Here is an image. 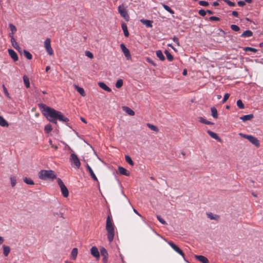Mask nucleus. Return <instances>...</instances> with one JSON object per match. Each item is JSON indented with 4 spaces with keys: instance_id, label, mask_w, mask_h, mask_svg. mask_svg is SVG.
Wrapping results in <instances>:
<instances>
[{
    "instance_id": "f257e3e1",
    "label": "nucleus",
    "mask_w": 263,
    "mask_h": 263,
    "mask_svg": "<svg viewBox=\"0 0 263 263\" xmlns=\"http://www.w3.org/2000/svg\"><path fill=\"white\" fill-rule=\"evenodd\" d=\"M39 106L43 114L48 120L55 124L57 123V120L63 122L69 121V119L59 111L47 106L44 104H39Z\"/></svg>"
},
{
    "instance_id": "f03ea898",
    "label": "nucleus",
    "mask_w": 263,
    "mask_h": 263,
    "mask_svg": "<svg viewBox=\"0 0 263 263\" xmlns=\"http://www.w3.org/2000/svg\"><path fill=\"white\" fill-rule=\"evenodd\" d=\"M106 229L107 232V239L109 242H111L115 236V226L109 215L107 216L106 219Z\"/></svg>"
},
{
    "instance_id": "7ed1b4c3",
    "label": "nucleus",
    "mask_w": 263,
    "mask_h": 263,
    "mask_svg": "<svg viewBox=\"0 0 263 263\" xmlns=\"http://www.w3.org/2000/svg\"><path fill=\"white\" fill-rule=\"evenodd\" d=\"M39 177L40 179L44 180H53L56 178V174L52 170H41L39 173Z\"/></svg>"
},
{
    "instance_id": "20e7f679",
    "label": "nucleus",
    "mask_w": 263,
    "mask_h": 263,
    "mask_svg": "<svg viewBox=\"0 0 263 263\" xmlns=\"http://www.w3.org/2000/svg\"><path fill=\"white\" fill-rule=\"evenodd\" d=\"M239 135L245 139L248 140L252 144L257 147L260 146V143L258 139L252 135H246L242 133H239Z\"/></svg>"
},
{
    "instance_id": "39448f33",
    "label": "nucleus",
    "mask_w": 263,
    "mask_h": 263,
    "mask_svg": "<svg viewBox=\"0 0 263 263\" xmlns=\"http://www.w3.org/2000/svg\"><path fill=\"white\" fill-rule=\"evenodd\" d=\"M71 165L76 169H79L81 165V162L78 156L74 153L71 154L69 158Z\"/></svg>"
},
{
    "instance_id": "423d86ee",
    "label": "nucleus",
    "mask_w": 263,
    "mask_h": 263,
    "mask_svg": "<svg viewBox=\"0 0 263 263\" xmlns=\"http://www.w3.org/2000/svg\"><path fill=\"white\" fill-rule=\"evenodd\" d=\"M57 182L60 187L62 195L64 197H67L69 195V191L67 187L65 185L63 182L60 178H58Z\"/></svg>"
},
{
    "instance_id": "0eeeda50",
    "label": "nucleus",
    "mask_w": 263,
    "mask_h": 263,
    "mask_svg": "<svg viewBox=\"0 0 263 263\" xmlns=\"http://www.w3.org/2000/svg\"><path fill=\"white\" fill-rule=\"evenodd\" d=\"M118 10L120 15L123 17L126 21H129V16L127 13L126 9L124 7L123 4L118 6Z\"/></svg>"
},
{
    "instance_id": "6e6552de",
    "label": "nucleus",
    "mask_w": 263,
    "mask_h": 263,
    "mask_svg": "<svg viewBox=\"0 0 263 263\" xmlns=\"http://www.w3.org/2000/svg\"><path fill=\"white\" fill-rule=\"evenodd\" d=\"M45 48L48 54L51 55L53 54V51L51 48L50 39H47L44 42Z\"/></svg>"
},
{
    "instance_id": "1a4fd4ad",
    "label": "nucleus",
    "mask_w": 263,
    "mask_h": 263,
    "mask_svg": "<svg viewBox=\"0 0 263 263\" xmlns=\"http://www.w3.org/2000/svg\"><path fill=\"white\" fill-rule=\"evenodd\" d=\"M167 243L171 247V248L179 254L184 257V254L182 250H181L177 245L172 241H167Z\"/></svg>"
},
{
    "instance_id": "9d476101",
    "label": "nucleus",
    "mask_w": 263,
    "mask_h": 263,
    "mask_svg": "<svg viewBox=\"0 0 263 263\" xmlns=\"http://www.w3.org/2000/svg\"><path fill=\"white\" fill-rule=\"evenodd\" d=\"M121 49H122V52H123L125 57L127 58V59L129 60L131 59V55L129 52V50L126 47L124 44H121L120 45Z\"/></svg>"
},
{
    "instance_id": "9b49d317",
    "label": "nucleus",
    "mask_w": 263,
    "mask_h": 263,
    "mask_svg": "<svg viewBox=\"0 0 263 263\" xmlns=\"http://www.w3.org/2000/svg\"><path fill=\"white\" fill-rule=\"evenodd\" d=\"M11 43L12 44V46L16 49L20 53H22V48L19 46L17 43L16 42L14 36H12V40H11Z\"/></svg>"
},
{
    "instance_id": "f8f14e48",
    "label": "nucleus",
    "mask_w": 263,
    "mask_h": 263,
    "mask_svg": "<svg viewBox=\"0 0 263 263\" xmlns=\"http://www.w3.org/2000/svg\"><path fill=\"white\" fill-rule=\"evenodd\" d=\"M86 168L87 170L88 171L91 177L96 181H98V180L97 179V177H96V175L95 174L93 170L91 168V167L89 165V164H86Z\"/></svg>"
},
{
    "instance_id": "ddd939ff",
    "label": "nucleus",
    "mask_w": 263,
    "mask_h": 263,
    "mask_svg": "<svg viewBox=\"0 0 263 263\" xmlns=\"http://www.w3.org/2000/svg\"><path fill=\"white\" fill-rule=\"evenodd\" d=\"M8 52L11 58L14 61H17L18 60V57L17 53L13 49H9Z\"/></svg>"
},
{
    "instance_id": "4468645a",
    "label": "nucleus",
    "mask_w": 263,
    "mask_h": 263,
    "mask_svg": "<svg viewBox=\"0 0 263 263\" xmlns=\"http://www.w3.org/2000/svg\"><path fill=\"white\" fill-rule=\"evenodd\" d=\"M195 258L201 263H209L208 259L202 255H195Z\"/></svg>"
},
{
    "instance_id": "2eb2a0df",
    "label": "nucleus",
    "mask_w": 263,
    "mask_h": 263,
    "mask_svg": "<svg viewBox=\"0 0 263 263\" xmlns=\"http://www.w3.org/2000/svg\"><path fill=\"white\" fill-rule=\"evenodd\" d=\"M90 252L93 256L96 258H98L100 256V253L96 247H92L90 249Z\"/></svg>"
},
{
    "instance_id": "dca6fc26",
    "label": "nucleus",
    "mask_w": 263,
    "mask_h": 263,
    "mask_svg": "<svg viewBox=\"0 0 263 263\" xmlns=\"http://www.w3.org/2000/svg\"><path fill=\"white\" fill-rule=\"evenodd\" d=\"M100 253L101 255L103 257V261L105 262L107 261L108 253L107 250L103 247L101 248L100 249Z\"/></svg>"
},
{
    "instance_id": "f3484780",
    "label": "nucleus",
    "mask_w": 263,
    "mask_h": 263,
    "mask_svg": "<svg viewBox=\"0 0 263 263\" xmlns=\"http://www.w3.org/2000/svg\"><path fill=\"white\" fill-rule=\"evenodd\" d=\"M98 85L102 89H103L107 92L111 91V89L109 87H108L104 82H99Z\"/></svg>"
},
{
    "instance_id": "a211bd4d",
    "label": "nucleus",
    "mask_w": 263,
    "mask_h": 263,
    "mask_svg": "<svg viewBox=\"0 0 263 263\" xmlns=\"http://www.w3.org/2000/svg\"><path fill=\"white\" fill-rule=\"evenodd\" d=\"M123 110L128 115L133 116L135 115V112L131 108L127 106H123Z\"/></svg>"
},
{
    "instance_id": "6ab92c4d",
    "label": "nucleus",
    "mask_w": 263,
    "mask_h": 263,
    "mask_svg": "<svg viewBox=\"0 0 263 263\" xmlns=\"http://www.w3.org/2000/svg\"><path fill=\"white\" fill-rule=\"evenodd\" d=\"M253 117L254 116L253 114H249L240 117V119L242 120L243 122H246L247 121L251 120L253 118Z\"/></svg>"
},
{
    "instance_id": "aec40b11",
    "label": "nucleus",
    "mask_w": 263,
    "mask_h": 263,
    "mask_svg": "<svg viewBox=\"0 0 263 263\" xmlns=\"http://www.w3.org/2000/svg\"><path fill=\"white\" fill-rule=\"evenodd\" d=\"M118 170L119 173L121 175H125L126 176H128L129 175V172H128L125 168L122 166H119Z\"/></svg>"
},
{
    "instance_id": "412c9836",
    "label": "nucleus",
    "mask_w": 263,
    "mask_h": 263,
    "mask_svg": "<svg viewBox=\"0 0 263 263\" xmlns=\"http://www.w3.org/2000/svg\"><path fill=\"white\" fill-rule=\"evenodd\" d=\"M140 22L148 28H151L153 27V22L152 21L142 19L140 20Z\"/></svg>"
},
{
    "instance_id": "4be33fe9",
    "label": "nucleus",
    "mask_w": 263,
    "mask_h": 263,
    "mask_svg": "<svg viewBox=\"0 0 263 263\" xmlns=\"http://www.w3.org/2000/svg\"><path fill=\"white\" fill-rule=\"evenodd\" d=\"M121 27L123 30L124 34L125 36L128 37L129 36V32L128 31L127 27L126 24L125 23H122L121 24Z\"/></svg>"
},
{
    "instance_id": "5701e85b",
    "label": "nucleus",
    "mask_w": 263,
    "mask_h": 263,
    "mask_svg": "<svg viewBox=\"0 0 263 263\" xmlns=\"http://www.w3.org/2000/svg\"><path fill=\"white\" fill-rule=\"evenodd\" d=\"M207 133H208V134L212 137L213 138V139L216 140H218L219 141H220V138L219 137V136L217 135V134L213 132H212L210 130H208L207 131Z\"/></svg>"
},
{
    "instance_id": "b1692460",
    "label": "nucleus",
    "mask_w": 263,
    "mask_h": 263,
    "mask_svg": "<svg viewBox=\"0 0 263 263\" xmlns=\"http://www.w3.org/2000/svg\"><path fill=\"white\" fill-rule=\"evenodd\" d=\"M253 35V32L249 30H246L241 35V37H249Z\"/></svg>"
},
{
    "instance_id": "393cba45",
    "label": "nucleus",
    "mask_w": 263,
    "mask_h": 263,
    "mask_svg": "<svg viewBox=\"0 0 263 263\" xmlns=\"http://www.w3.org/2000/svg\"><path fill=\"white\" fill-rule=\"evenodd\" d=\"M3 254L5 256H7L10 252V247L6 245L3 246Z\"/></svg>"
},
{
    "instance_id": "a878e982",
    "label": "nucleus",
    "mask_w": 263,
    "mask_h": 263,
    "mask_svg": "<svg viewBox=\"0 0 263 263\" xmlns=\"http://www.w3.org/2000/svg\"><path fill=\"white\" fill-rule=\"evenodd\" d=\"M0 126L2 127H8L9 126L8 122L1 116H0Z\"/></svg>"
},
{
    "instance_id": "bb28decb",
    "label": "nucleus",
    "mask_w": 263,
    "mask_h": 263,
    "mask_svg": "<svg viewBox=\"0 0 263 263\" xmlns=\"http://www.w3.org/2000/svg\"><path fill=\"white\" fill-rule=\"evenodd\" d=\"M78 255V249L76 248H74L72 249L71 254H70V257L72 259H75L77 256Z\"/></svg>"
},
{
    "instance_id": "cd10ccee",
    "label": "nucleus",
    "mask_w": 263,
    "mask_h": 263,
    "mask_svg": "<svg viewBox=\"0 0 263 263\" xmlns=\"http://www.w3.org/2000/svg\"><path fill=\"white\" fill-rule=\"evenodd\" d=\"M156 55L161 61L165 60V57L163 54L162 52L160 50L156 51Z\"/></svg>"
},
{
    "instance_id": "c85d7f7f",
    "label": "nucleus",
    "mask_w": 263,
    "mask_h": 263,
    "mask_svg": "<svg viewBox=\"0 0 263 263\" xmlns=\"http://www.w3.org/2000/svg\"><path fill=\"white\" fill-rule=\"evenodd\" d=\"M23 78L25 86L27 88H29L30 87V82L29 78L26 76H24Z\"/></svg>"
},
{
    "instance_id": "c756f323",
    "label": "nucleus",
    "mask_w": 263,
    "mask_h": 263,
    "mask_svg": "<svg viewBox=\"0 0 263 263\" xmlns=\"http://www.w3.org/2000/svg\"><path fill=\"white\" fill-rule=\"evenodd\" d=\"M211 110L213 117L217 119L218 118V114L216 108L214 107H213L211 108Z\"/></svg>"
},
{
    "instance_id": "7c9ffc66",
    "label": "nucleus",
    "mask_w": 263,
    "mask_h": 263,
    "mask_svg": "<svg viewBox=\"0 0 263 263\" xmlns=\"http://www.w3.org/2000/svg\"><path fill=\"white\" fill-rule=\"evenodd\" d=\"M75 87L78 91V92L82 96H85V93L84 89L82 87H80L77 85L75 86Z\"/></svg>"
},
{
    "instance_id": "2f4dec72",
    "label": "nucleus",
    "mask_w": 263,
    "mask_h": 263,
    "mask_svg": "<svg viewBox=\"0 0 263 263\" xmlns=\"http://www.w3.org/2000/svg\"><path fill=\"white\" fill-rule=\"evenodd\" d=\"M147 126L151 130L155 131L156 132H158L159 129L158 127L150 123H147L146 124Z\"/></svg>"
},
{
    "instance_id": "473e14b6",
    "label": "nucleus",
    "mask_w": 263,
    "mask_h": 263,
    "mask_svg": "<svg viewBox=\"0 0 263 263\" xmlns=\"http://www.w3.org/2000/svg\"><path fill=\"white\" fill-rule=\"evenodd\" d=\"M164 53L165 54L168 61H172L173 60V56L167 50H165Z\"/></svg>"
},
{
    "instance_id": "72a5a7b5",
    "label": "nucleus",
    "mask_w": 263,
    "mask_h": 263,
    "mask_svg": "<svg viewBox=\"0 0 263 263\" xmlns=\"http://www.w3.org/2000/svg\"><path fill=\"white\" fill-rule=\"evenodd\" d=\"M24 56L28 60H31L32 58L31 54L27 50H23Z\"/></svg>"
},
{
    "instance_id": "f704fd0d",
    "label": "nucleus",
    "mask_w": 263,
    "mask_h": 263,
    "mask_svg": "<svg viewBox=\"0 0 263 263\" xmlns=\"http://www.w3.org/2000/svg\"><path fill=\"white\" fill-rule=\"evenodd\" d=\"M125 159L126 161L129 164H130L132 166L134 165V162H133V160H132V159H131L130 156H129L128 155H125Z\"/></svg>"
},
{
    "instance_id": "c9c22d12",
    "label": "nucleus",
    "mask_w": 263,
    "mask_h": 263,
    "mask_svg": "<svg viewBox=\"0 0 263 263\" xmlns=\"http://www.w3.org/2000/svg\"><path fill=\"white\" fill-rule=\"evenodd\" d=\"M45 131L46 133H49L52 129V126L50 124H48L45 126Z\"/></svg>"
},
{
    "instance_id": "e433bc0d",
    "label": "nucleus",
    "mask_w": 263,
    "mask_h": 263,
    "mask_svg": "<svg viewBox=\"0 0 263 263\" xmlns=\"http://www.w3.org/2000/svg\"><path fill=\"white\" fill-rule=\"evenodd\" d=\"M23 180H24V182H25L27 184H29V185L34 184V182L33 181V180H32L31 179H30L29 178L25 177L24 178Z\"/></svg>"
},
{
    "instance_id": "4c0bfd02",
    "label": "nucleus",
    "mask_w": 263,
    "mask_h": 263,
    "mask_svg": "<svg viewBox=\"0 0 263 263\" xmlns=\"http://www.w3.org/2000/svg\"><path fill=\"white\" fill-rule=\"evenodd\" d=\"M162 6L163 8L171 14L174 13V11L168 6L165 4H163Z\"/></svg>"
},
{
    "instance_id": "58836bf2",
    "label": "nucleus",
    "mask_w": 263,
    "mask_h": 263,
    "mask_svg": "<svg viewBox=\"0 0 263 263\" xmlns=\"http://www.w3.org/2000/svg\"><path fill=\"white\" fill-rule=\"evenodd\" d=\"M199 121L201 123H204V124H207V125L213 124V123H212L211 122H210L209 121L206 120V119H204L203 118H202V117L200 118Z\"/></svg>"
},
{
    "instance_id": "ea45409f",
    "label": "nucleus",
    "mask_w": 263,
    "mask_h": 263,
    "mask_svg": "<svg viewBox=\"0 0 263 263\" xmlns=\"http://www.w3.org/2000/svg\"><path fill=\"white\" fill-rule=\"evenodd\" d=\"M9 26L11 30V34H14V33H15L16 32V31H17L16 27L14 25H13L12 24H9Z\"/></svg>"
},
{
    "instance_id": "a19ab883",
    "label": "nucleus",
    "mask_w": 263,
    "mask_h": 263,
    "mask_svg": "<svg viewBox=\"0 0 263 263\" xmlns=\"http://www.w3.org/2000/svg\"><path fill=\"white\" fill-rule=\"evenodd\" d=\"M123 81L122 79H119L116 83V87L118 88L121 87L123 85Z\"/></svg>"
},
{
    "instance_id": "79ce46f5",
    "label": "nucleus",
    "mask_w": 263,
    "mask_h": 263,
    "mask_svg": "<svg viewBox=\"0 0 263 263\" xmlns=\"http://www.w3.org/2000/svg\"><path fill=\"white\" fill-rule=\"evenodd\" d=\"M10 179L11 185L12 187H14L16 183V180L15 178L13 176H11L10 178Z\"/></svg>"
},
{
    "instance_id": "37998d69",
    "label": "nucleus",
    "mask_w": 263,
    "mask_h": 263,
    "mask_svg": "<svg viewBox=\"0 0 263 263\" xmlns=\"http://www.w3.org/2000/svg\"><path fill=\"white\" fill-rule=\"evenodd\" d=\"M237 105L238 107L240 109H243L245 107L244 104H243V103L241 100H237Z\"/></svg>"
},
{
    "instance_id": "c03bdc74",
    "label": "nucleus",
    "mask_w": 263,
    "mask_h": 263,
    "mask_svg": "<svg viewBox=\"0 0 263 263\" xmlns=\"http://www.w3.org/2000/svg\"><path fill=\"white\" fill-rule=\"evenodd\" d=\"M244 50L246 51H250L253 52H256L257 51L256 49L250 47H246L244 48Z\"/></svg>"
},
{
    "instance_id": "a18cd8bd",
    "label": "nucleus",
    "mask_w": 263,
    "mask_h": 263,
    "mask_svg": "<svg viewBox=\"0 0 263 263\" xmlns=\"http://www.w3.org/2000/svg\"><path fill=\"white\" fill-rule=\"evenodd\" d=\"M231 28L234 31H238L240 28L236 25H231Z\"/></svg>"
},
{
    "instance_id": "49530a36",
    "label": "nucleus",
    "mask_w": 263,
    "mask_h": 263,
    "mask_svg": "<svg viewBox=\"0 0 263 263\" xmlns=\"http://www.w3.org/2000/svg\"><path fill=\"white\" fill-rule=\"evenodd\" d=\"M207 215L210 219H216V218L218 217L217 215H214L212 213H208Z\"/></svg>"
},
{
    "instance_id": "de8ad7c7",
    "label": "nucleus",
    "mask_w": 263,
    "mask_h": 263,
    "mask_svg": "<svg viewBox=\"0 0 263 263\" xmlns=\"http://www.w3.org/2000/svg\"><path fill=\"white\" fill-rule=\"evenodd\" d=\"M225 3H226L229 6L231 7H233L235 6V3L234 2H231L230 0H223Z\"/></svg>"
},
{
    "instance_id": "09e8293b",
    "label": "nucleus",
    "mask_w": 263,
    "mask_h": 263,
    "mask_svg": "<svg viewBox=\"0 0 263 263\" xmlns=\"http://www.w3.org/2000/svg\"><path fill=\"white\" fill-rule=\"evenodd\" d=\"M157 218L158 220L161 223H162L163 224H166V221L163 219H162L160 216L157 215Z\"/></svg>"
},
{
    "instance_id": "8fccbe9b",
    "label": "nucleus",
    "mask_w": 263,
    "mask_h": 263,
    "mask_svg": "<svg viewBox=\"0 0 263 263\" xmlns=\"http://www.w3.org/2000/svg\"><path fill=\"white\" fill-rule=\"evenodd\" d=\"M3 90H4V93L5 95L8 98H10V95H9V93L8 92V91L7 90V88H6V87L4 85H3Z\"/></svg>"
},
{
    "instance_id": "3c124183",
    "label": "nucleus",
    "mask_w": 263,
    "mask_h": 263,
    "mask_svg": "<svg viewBox=\"0 0 263 263\" xmlns=\"http://www.w3.org/2000/svg\"><path fill=\"white\" fill-rule=\"evenodd\" d=\"M199 4L200 5H201L202 6H204V7H206L209 5L208 2L206 1H199Z\"/></svg>"
},
{
    "instance_id": "603ef678",
    "label": "nucleus",
    "mask_w": 263,
    "mask_h": 263,
    "mask_svg": "<svg viewBox=\"0 0 263 263\" xmlns=\"http://www.w3.org/2000/svg\"><path fill=\"white\" fill-rule=\"evenodd\" d=\"M146 61L147 62H148L149 63L151 64L153 66H156V63L150 58L147 57L146 59Z\"/></svg>"
},
{
    "instance_id": "864d4df0",
    "label": "nucleus",
    "mask_w": 263,
    "mask_h": 263,
    "mask_svg": "<svg viewBox=\"0 0 263 263\" xmlns=\"http://www.w3.org/2000/svg\"><path fill=\"white\" fill-rule=\"evenodd\" d=\"M198 13L201 16H204L206 15V11H205L203 9H200L199 10Z\"/></svg>"
},
{
    "instance_id": "5fc2aeb1",
    "label": "nucleus",
    "mask_w": 263,
    "mask_h": 263,
    "mask_svg": "<svg viewBox=\"0 0 263 263\" xmlns=\"http://www.w3.org/2000/svg\"><path fill=\"white\" fill-rule=\"evenodd\" d=\"M229 97H230L229 93H225V95H224L223 100H222V103H224L229 99Z\"/></svg>"
},
{
    "instance_id": "6e6d98bb",
    "label": "nucleus",
    "mask_w": 263,
    "mask_h": 263,
    "mask_svg": "<svg viewBox=\"0 0 263 263\" xmlns=\"http://www.w3.org/2000/svg\"><path fill=\"white\" fill-rule=\"evenodd\" d=\"M54 215L55 216H58V217H60L61 218H62V219H64V215H63V213H61V212H59V213H55L54 214Z\"/></svg>"
},
{
    "instance_id": "4d7b16f0",
    "label": "nucleus",
    "mask_w": 263,
    "mask_h": 263,
    "mask_svg": "<svg viewBox=\"0 0 263 263\" xmlns=\"http://www.w3.org/2000/svg\"><path fill=\"white\" fill-rule=\"evenodd\" d=\"M173 41L178 45V46H179L180 45V44H179V39L176 36H174L173 37Z\"/></svg>"
},
{
    "instance_id": "13d9d810",
    "label": "nucleus",
    "mask_w": 263,
    "mask_h": 263,
    "mask_svg": "<svg viewBox=\"0 0 263 263\" xmlns=\"http://www.w3.org/2000/svg\"><path fill=\"white\" fill-rule=\"evenodd\" d=\"M85 55L90 59L93 57L92 53L88 51L85 52Z\"/></svg>"
},
{
    "instance_id": "bf43d9fd",
    "label": "nucleus",
    "mask_w": 263,
    "mask_h": 263,
    "mask_svg": "<svg viewBox=\"0 0 263 263\" xmlns=\"http://www.w3.org/2000/svg\"><path fill=\"white\" fill-rule=\"evenodd\" d=\"M209 20L210 21H220V18L217 16H212L209 17Z\"/></svg>"
},
{
    "instance_id": "052dcab7",
    "label": "nucleus",
    "mask_w": 263,
    "mask_h": 263,
    "mask_svg": "<svg viewBox=\"0 0 263 263\" xmlns=\"http://www.w3.org/2000/svg\"><path fill=\"white\" fill-rule=\"evenodd\" d=\"M237 4L240 7H243L245 5V2L244 1H238L237 2Z\"/></svg>"
},
{
    "instance_id": "680f3d73",
    "label": "nucleus",
    "mask_w": 263,
    "mask_h": 263,
    "mask_svg": "<svg viewBox=\"0 0 263 263\" xmlns=\"http://www.w3.org/2000/svg\"><path fill=\"white\" fill-rule=\"evenodd\" d=\"M232 15L235 16V17H238V13L237 11H233L232 12Z\"/></svg>"
},
{
    "instance_id": "e2e57ef3",
    "label": "nucleus",
    "mask_w": 263,
    "mask_h": 263,
    "mask_svg": "<svg viewBox=\"0 0 263 263\" xmlns=\"http://www.w3.org/2000/svg\"><path fill=\"white\" fill-rule=\"evenodd\" d=\"M4 242V238L3 237L0 236V245Z\"/></svg>"
},
{
    "instance_id": "0e129e2a",
    "label": "nucleus",
    "mask_w": 263,
    "mask_h": 263,
    "mask_svg": "<svg viewBox=\"0 0 263 263\" xmlns=\"http://www.w3.org/2000/svg\"><path fill=\"white\" fill-rule=\"evenodd\" d=\"M133 211L135 213H136L137 215H138L140 217H142L140 213H139L138 212L136 209H133Z\"/></svg>"
},
{
    "instance_id": "69168bd1",
    "label": "nucleus",
    "mask_w": 263,
    "mask_h": 263,
    "mask_svg": "<svg viewBox=\"0 0 263 263\" xmlns=\"http://www.w3.org/2000/svg\"><path fill=\"white\" fill-rule=\"evenodd\" d=\"M218 5H219V3L217 2H214L213 3V6H217Z\"/></svg>"
},
{
    "instance_id": "338daca9",
    "label": "nucleus",
    "mask_w": 263,
    "mask_h": 263,
    "mask_svg": "<svg viewBox=\"0 0 263 263\" xmlns=\"http://www.w3.org/2000/svg\"><path fill=\"white\" fill-rule=\"evenodd\" d=\"M182 74L183 76H186L187 74V70L186 69H184Z\"/></svg>"
},
{
    "instance_id": "774afa93",
    "label": "nucleus",
    "mask_w": 263,
    "mask_h": 263,
    "mask_svg": "<svg viewBox=\"0 0 263 263\" xmlns=\"http://www.w3.org/2000/svg\"><path fill=\"white\" fill-rule=\"evenodd\" d=\"M206 13H208L210 14H213V12L211 10H208L206 11Z\"/></svg>"
}]
</instances>
